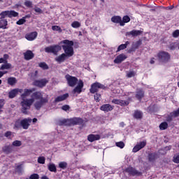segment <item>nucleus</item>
I'll return each mask as SVG.
<instances>
[{"label":"nucleus","mask_w":179,"mask_h":179,"mask_svg":"<svg viewBox=\"0 0 179 179\" xmlns=\"http://www.w3.org/2000/svg\"><path fill=\"white\" fill-rule=\"evenodd\" d=\"M60 44H66L63 45H52L48 47L45 48V52H48V54H53L54 55H58V52L61 51V50H64V54L69 58L71 57H73V54L75 52L73 51V42L72 41H69L68 39H65L60 42Z\"/></svg>","instance_id":"obj_1"},{"label":"nucleus","mask_w":179,"mask_h":179,"mask_svg":"<svg viewBox=\"0 0 179 179\" xmlns=\"http://www.w3.org/2000/svg\"><path fill=\"white\" fill-rule=\"evenodd\" d=\"M31 99H33L34 102L35 100H40L37 101L34 104V108L40 111L41 110V107L44 106L45 104H47L48 103V96L46 97H43V93L41 91H36L34 92L31 95Z\"/></svg>","instance_id":"obj_2"},{"label":"nucleus","mask_w":179,"mask_h":179,"mask_svg":"<svg viewBox=\"0 0 179 179\" xmlns=\"http://www.w3.org/2000/svg\"><path fill=\"white\" fill-rule=\"evenodd\" d=\"M84 121L81 117H72L70 119H63L59 120L58 125L59 127L65 126V127H72L74 125H82Z\"/></svg>","instance_id":"obj_3"},{"label":"nucleus","mask_w":179,"mask_h":179,"mask_svg":"<svg viewBox=\"0 0 179 179\" xmlns=\"http://www.w3.org/2000/svg\"><path fill=\"white\" fill-rule=\"evenodd\" d=\"M157 57L158 58V61L162 64H167L168 62H170V60L171 59V55H170V53L163 50L159 51L157 53Z\"/></svg>","instance_id":"obj_4"},{"label":"nucleus","mask_w":179,"mask_h":179,"mask_svg":"<svg viewBox=\"0 0 179 179\" xmlns=\"http://www.w3.org/2000/svg\"><path fill=\"white\" fill-rule=\"evenodd\" d=\"M33 103H34V100L33 99H22V101H21L22 113L23 114H27V110H30Z\"/></svg>","instance_id":"obj_5"},{"label":"nucleus","mask_w":179,"mask_h":179,"mask_svg":"<svg viewBox=\"0 0 179 179\" xmlns=\"http://www.w3.org/2000/svg\"><path fill=\"white\" fill-rule=\"evenodd\" d=\"M99 89H106V86L102 85L100 83L96 82L91 85V87L90 89V92L92 94H94V93H97Z\"/></svg>","instance_id":"obj_6"},{"label":"nucleus","mask_w":179,"mask_h":179,"mask_svg":"<svg viewBox=\"0 0 179 179\" xmlns=\"http://www.w3.org/2000/svg\"><path fill=\"white\" fill-rule=\"evenodd\" d=\"M65 78L70 87H73L76 86V84L78 83V78L72 76L69 74L66 75Z\"/></svg>","instance_id":"obj_7"},{"label":"nucleus","mask_w":179,"mask_h":179,"mask_svg":"<svg viewBox=\"0 0 179 179\" xmlns=\"http://www.w3.org/2000/svg\"><path fill=\"white\" fill-rule=\"evenodd\" d=\"M124 171L126 173H128L129 176H132L133 177H135L136 176L137 177H141L142 176V172L138 171V170L135 169V168L132 166H129Z\"/></svg>","instance_id":"obj_8"},{"label":"nucleus","mask_w":179,"mask_h":179,"mask_svg":"<svg viewBox=\"0 0 179 179\" xmlns=\"http://www.w3.org/2000/svg\"><path fill=\"white\" fill-rule=\"evenodd\" d=\"M47 83H48V80L45 78H43L41 80H36L33 82L34 86H36V87H40L43 89L45 86H47Z\"/></svg>","instance_id":"obj_9"},{"label":"nucleus","mask_w":179,"mask_h":179,"mask_svg":"<svg viewBox=\"0 0 179 179\" xmlns=\"http://www.w3.org/2000/svg\"><path fill=\"white\" fill-rule=\"evenodd\" d=\"M129 100H131V97H129L127 101H124L122 99H113L112 100V103L113 104H117V106H121L122 107H125L129 105Z\"/></svg>","instance_id":"obj_10"},{"label":"nucleus","mask_w":179,"mask_h":179,"mask_svg":"<svg viewBox=\"0 0 179 179\" xmlns=\"http://www.w3.org/2000/svg\"><path fill=\"white\" fill-rule=\"evenodd\" d=\"M146 145H147L146 140L141 141L140 143H138L137 145H136L134 147L132 152L134 153H136L137 152H139V150H141V149H143V148H145V146H146Z\"/></svg>","instance_id":"obj_11"},{"label":"nucleus","mask_w":179,"mask_h":179,"mask_svg":"<svg viewBox=\"0 0 179 179\" xmlns=\"http://www.w3.org/2000/svg\"><path fill=\"white\" fill-rule=\"evenodd\" d=\"M30 124H31V118H24L21 120V127L23 129H29V127H30Z\"/></svg>","instance_id":"obj_12"},{"label":"nucleus","mask_w":179,"mask_h":179,"mask_svg":"<svg viewBox=\"0 0 179 179\" xmlns=\"http://www.w3.org/2000/svg\"><path fill=\"white\" fill-rule=\"evenodd\" d=\"M100 110L104 111V113H108L114 110V106H111L110 103H105L100 107Z\"/></svg>","instance_id":"obj_13"},{"label":"nucleus","mask_w":179,"mask_h":179,"mask_svg":"<svg viewBox=\"0 0 179 179\" xmlns=\"http://www.w3.org/2000/svg\"><path fill=\"white\" fill-rule=\"evenodd\" d=\"M142 44L141 41H138L136 42L135 44H133L131 45V48L127 50L128 54H131V52H135L138 48H139V46Z\"/></svg>","instance_id":"obj_14"},{"label":"nucleus","mask_w":179,"mask_h":179,"mask_svg":"<svg viewBox=\"0 0 179 179\" xmlns=\"http://www.w3.org/2000/svg\"><path fill=\"white\" fill-rule=\"evenodd\" d=\"M135 97L138 101H142V99L145 97V91L142 89L137 90Z\"/></svg>","instance_id":"obj_15"},{"label":"nucleus","mask_w":179,"mask_h":179,"mask_svg":"<svg viewBox=\"0 0 179 179\" xmlns=\"http://www.w3.org/2000/svg\"><path fill=\"white\" fill-rule=\"evenodd\" d=\"M128 57L125 55L124 54H120L116 57V58L114 59L115 64H121V62H123V61H125Z\"/></svg>","instance_id":"obj_16"},{"label":"nucleus","mask_w":179,"mask_h":179,"mask_svg":"<svg viewBox=\"0 0 179 179\" xmlns=\"http://www.w3.org/2000/svg\"><path fill=\"white\" fill-rule=\"evenodd\" d=\"M101 138L100 134H90L87 136V141L89 142H94L96 141H100Z\"/></svg>","instance_id":"obj_17"},{"label":"nucleus","mask_w":179,"mask_h":179,"mask_svg":"<svg viewBox=\"0 0 179 179\" xmlns=\"http://www.w3.org/2000/svg\"><path fill=\"white\" fill-rule=\"evenodd\" d=\"M83 81L80 80L78 85L73 89V93H82V89H83Z\"/></svg>","instance_id":"obj_18"},{"label":"nucleus","mask_w":179,"mask_h":179,"mask_svg":"<svg viewBox=\"0 0 179 179\" xmlns=\"http://www.w3.org/2000/svg\"><path fill=\"white\" fill-rule=\"evenodd\" d=\"M24 58L26 61H30L34 58V53L31 50H27L24 52Z\"/></svg>","instance_id":"obj_19"},{"label":"nucleus","mask_w":179,"mask_h":179,"mask_svg":"<svg viewBox=\"0 0 179 179\" xmlns=\"http://www.w3.org/2000/svg\"><path fill=\"white\" fill-rule=\"evenodd\" d=\"M37 31L31 32L26 34L25 38H27L28 41H33V40H36V38H37Z\"/></svg>","instance_id":"obj_20"},{"label":"nucleus","mask_w":179,"mask_h":179,"mask_svg":"<svg viewBox=\"0 0 179 179\" xmlns=\"http://www.w3.org/2000/svg\"><path fill=\"white\" fill-rule=\"evenodd\" d=\"M142 34V31L133 29L126 33V36H132V37H138Z\"/></svg>","instance_id":"obj_21"},{"label":"nucleus","mask_w":179,"mask_h":179,"mask_svg":"<svg viewBox=\"0 0 179 179\" xmlns=\"http://www.w3.org/2000/svg\"><path fill=\"white\" fill-rule=\"evenodd\" d=\"M148 161L150 163H153L156 161L157 159L159 157V155L157 152H150L148 154Z\"/></svg>","instance_id":"obj_22"},{"label":"nucleus","mask_w":179,"mask_h":179,"mask_svg":"<svg viewBox=\"0 0 179 179\" xmlns=\"http://www.w3.org/2000/svg\"><path fill=\"white\" fill-rule=\"evenodd\" d=\"M68 97H69V93H66V94H64L63 95H60L55 99V103H59L61 101H64L66 100Z\"/></svg>","instance_id":"obj_23"},{"label":"nucleus","mask_w":179,"mask_h":179,"mask_svg":"<svg viewBox=\"0 0 179 179\" xmlns=\"http://www.w3.org/2000/svg\"><path fill=\"white\" fill-rule=\"evenodd\" d=\"M67 58H69V57H67L66 55H65V53H62V55L55 57V59L56 62H58L59 64H62V62H65V60Z\"/></svg>","instance_id":"obj_24"},{"label":"nucleus","mask_w":179,"mask_h":179,"mask_svg":"<svg viewBox=\"0 0 179 179\" xmlns=\"http://www.w3.org/2000/svg\"><path fill=\"white\" fill-rule=\"evenodd\" d=\"M33 92H36V88H31L30 90L24 89V93L21 94V98L26 99V97H27V96H29L30 93H33Z\"/></svg>","instance_id":"obj_25"},{"label":"nucleus","mask_w":179,"mask_h":179,"mask_svg":"<svg viewBox=\"0 0 179 179\" xmlns=\"http://www.w3.org/2000/svg\"><path fill=\"white\" fill-rule=\"evenodd\" d=\"M111 22H113V23H120L121 26H125V24L122 22V19L120 16L112 17Z\"/></svg>","instance_id":"obj_26"},{"label":"nucleus","mask_w":179,"mask_h":179,"mask_svg":"<svg viewBox=\"0 0 179 179\" xmlns=\"http://www.w3.org/2000/svg\"><path fill=\"white\" fill-rule=\"evenodd\" d=\"M143 117V113L141 110H135L134 113V117L136 120H142Z\"/></svg>","instance_id":"obj_27"},{"label":"nucleus","mask_w":179,"mask_h":179,"mask_svg":"<svg viewBox=\"0 0 179 179\" xmlns=\"http://www.w3.org/2000/svg\"><path fill=\"white\" fill-rule=\"evenodd\" d=\"M8 20L6 19L0 18V29H8Z\"/></svg>","instance_id":"obj_28"},{"label":"nucleus","mask_w":179,"mask_h":179,"mask_svg":"<svg viewBox=\"0 0 179 179\" xmlns=\"http://www.w3.org/2000/svg\"><path fill=\"white\" fill-rule=\"evenodd\" d=\"M129 44H130L129 41H126L124 44H121L120 45L118 46L116 52H120V51L122 50H125V48H127V47H128Z\"/></svg>","instance_id":"obj_29"},{"label":"nucleus","mask_w":179,"mask_h":179,"mask_svg":"<svg viewBox=\"0 0 179 179\" xmlns=\"http://www.w3.org/2000/svg\"><path fill=\"white\" fill-rule=\"evenodd\" d=\"M12 146L6 145L3 148V152L6 153V155H9V153H12L13 152Z\"/></svg>","instance_id":"obj_30"},{"label":"nucleus","mask_w":179,"mask_h":179,"mask_svg":"<svg viewBox=\"0 0 179 179\" xmlns=\"http://www.w3.org/2000/svg\"><path fill=\"white\" fill-rule=\"evenodd\" d=\"M17 94V90L15 88L9 92L8 97L9 99H15Z\"/></svg>","instance_id":"obj_31"},{"label":"nucleus","mask_w":179,"mask_h":179,"mask_svg":"<svg viewBox=\"0 0 179 179\" xmlns=\"http://www.w3.org/2000/svg\"><path fill=\"white\" fill-rule=\"evenodd\" d=\"M7 82L8 85H10V86H13V85H16L17 80L15 77H10L8 78Z\"/></svg>","instance_id":"obj_32"},{"label":"nucleus","mask_w":179,"mask_h":179,"mask_svg":"<svg viewBox=\"0 0 179 179\" xmlns=\"http://www.w3.org/2000/svg\"><path fill=\"white\" fill-rule=\"evenodd\" d=\"M12 64L10 63H4V64H2L0 67V71H4V69H11Z\"/></svg>","instance_id":"obj_33"},{"label":"nucleus","mask_w":179,"mask_h":179,"mask_svg":"<svg viewBox=\"0 0 179 179\" xmlns=\"http://www.w3.org/2000/svg\"><path fill=\"white\" fill-rule=\"evenodd\" d=\"M22 128V120H17L14 123V129H20Z\"/></svg>","instance_id":"obj_34"},{"label":"nucleus","mask_w":179,"mask_h":179,"mask_svg":"<svg viewBox=\"0 0 179 179\" xmlns=\"http://www.w3.org/2000/svg\"><path fill=\"white\" fill-rule=\"evenodd\" d=\"M169 128V124L167 122H163L159 124V129L161 131H164Z\"/></svg>","instance_id":"obj_35"},{"label":"nucleus","mask_w":179,"mask_h":179,"mask_svg":"<svg viewBox=\"0 0 179 179\" xmlns=\"http://www.w3.org/2000/svg\"><path fill=\"white\" fill-rule=\"evenodd\" d=\"M48 170L51 171V173H57V166L54 164H50L48 165Z\"/></svg>","instance_id":"obj_36"},{"label":"nucleus","mask_w":179,"mask_h":179,"mask_svg":"<svg viewBox=\"0 0 179 179\" xmlns=\"http://www.w3.org/2000/svg\"><path fill=\"white\" fill-rule=\"evenodd\" d=\"M19 16V13L15 10H8V17H17Z\"/></svg>","instance_id":"obj_37"},{"label":"nucleus","mask_w":179,"mask_h":179,"mask_svg":"<svg viewBox=\"0 0 179 179\" xmlns=\"http://www.w3.org/2000/svg\"><path fill=\"white\" fill-rule=\"evenodd\" d=\"M81 24L80 22H78V21H73L71 23V27H73V29H79V27H80Z\"/></svg>","instance_id":"obj_38"},{"label":"nucleus","mask_w":179,"mask_h":179,"mask_svg":"<svg viewBox=\"0 0 179 179\" xmlns=\"http://www.w3.org/2000/svg\"><path fill=\"white\" fill-rule=\"evenodd\" d=\"M0 19H5V17H6V16H8V17H9V10H6V11H3L0 13Z\"/></svg>","instance_id":"obj_39"},{"label":"nucleus","mask_w":179,"mask_h":179,"mask_svg":"<svg viewBox=\"0 0 179 179\" xmlns=\"http://www.w3.org/2000/svg\"><path fill=\"white\" fill-rule=\"evenodd\" d=\"M38 66L40 68H41L42 69H43V70H47L49 68L48 67V64L47 63H45V62H41V63H39Z\"/></svg>","instance_id":"obj_40"},{"label":"nucleus","mask_w":179,"mask_h":179,"mask_svg":"<svg viewBox=\"0 0 179 179\" xmlns=\"http://www.w3.org/2000/svg\"><path fill=\"white\" fill-rule=\"evenodd\" d=\"M148 113H155V110H156V105H150L149 107H148Z\"/></svg>","instance_id":"obj_41"},{"label":"nucleus","mask_w":179,"mask_h":179,"mask_svg":"<svg viewBox=\"0 0 179 179\" xmlns=\"http://www.w3.org/2000/svg\"><path fill=\"white\" fill-rule=\"evenodd\" d=\"M52 30H53V31H58L59 33H62V29H61V27H59L58 25L52 26Z\"/></svg>","instance_id":"obj_42"},{"label":"nucleus","mask_w":179,"mask_h":179,"mask_svg":"<svg viewBox=\"0 0 179 179\" xmlns=\"http://www.w3.org/2000/svg\"><path fill=\"white\" fill-rule=\"evenodd\" d=\"M59 167L60 169H62L63 170H65V169H66V167H68V163H66L65 162H61L59 164Z\"/></svg>","instance_id":"obj_43"},{"label":"nucleus","mask_w":179,"mask_h":179,"mask_svg":"<svg viewBox=\"0 0 179 179\" xmlns=\"http://www.w3.org/2000/svg\"><path fill=\"white\" fill-rule=\"evenodd\" d=\"M94 99L95 101H96V103H99L100 101V100H101V94L96 92L94 95Z\"/></svg>","instance_id":"obj_44"},{"label":"nucleus","mask_w":179,"mask_h":179,"mask_svg":"<svg viewBox=\"0 0 179 179\" xmlns=\"http://www.w3.org/2000/svg\"><path fill=\"white\" fill-rule=\"evenodd\" d=\"M122 22L124 24H125V23H129V22H131V18L128 15L124 16Z\"/></svg>","instance_id":"obj_45"},{"label":"nucleus","mask_w":179,"mask_h":179,"mask_svg":"<svg viewBox=\"0 0 179 179\" xmlns=\"http://www.w3.org/2000/svg\"><path fill=\"white\" fill-rule=\"evenodd\" d=\"M24 5L27 7V8H33V2H31V1L27 0L24 1Z\"/></svg>","instance_id":"obj_46"},{"label":"nucleus","mask_w":179,"mask_h":179,"mask_svg":"<svg viewBox=\"0 0 179 179\" xmlns=\"http://www.w3.org/2000/svg\"><path fill=\"white\" fill-rule=\"evenodd\" d=\"M13 146H15L16 148H19L22 145V141L19 140H16L13 142L12 143Z\"/></svg>","instance_id":"obj_47"},{"label":"nucleus","mask_w":179,"mask_h":179,"mask_svg":"<svg viewBox=\"0 0 179 179\" xmlns=\"http://www.w3.org/2000/svg\"><path fill=\"white\" fill-rule=\"evenodd\" d=\"M38 163H39V164H45V157H39L38 158Z\"/></svg>","instance_id":"obj_48"},{"label":"nucleus","mask_w":179,"mask_h":179,"mask_svg":"<svg viewBox=\"0 0 179 179\" xmlns=\"http://www.w3.org/2000/svg\"><path fill=\"white\" fill-rule=\"evenodd\" d=\"M23 170V167L22 166V164L17 165L15 168V171L18 173V174H21L22 171Z\"/></svg>","instance_id":"obj_49"},{"label":"nucleus","mask_w":179,"mask_h":179,"mask_svg":"<svg viewBox=\"0 0 179 179\" xmlns=\"http://www.w3.org/2000/svg\"><path fill=\"white\" fill-rule=\"evenodd\" d=\"M24 23H26V20H24L22 17V18L17 21L16 24H18L19 26H22V24H24Z\"/></svg>","instance_id":"obj_50"},{"label":"nucleus","mask_w":179,"mask_h":179,"mask_svg":"<svg viewBox=\"0 0 179 179\" xmlns=\"http://www.w3.org/2000/svg\"><path fill=\"white\" fill-rule=\"evenodd\" d=\"M116 146H117V148H120V149H124L125 147V143H124L122 141H120L116 143Z\"/></svg>","instance_id":"obj_51"},{"label":"nucleus","mask_w":179,"mask_h":179,"mask_svg":"<svg viewBox=\"0 0 179 179\" xmlns=\"http://www.w3.org/2000/svg\"><path fill=\"white\" fill-rule=\"evenodd\" d=\"M135 75H136L135 71H129V72H127L126 76L127 78H134Z\"/></svg>","instance_id":"obj_52"},{"label":"nucleus","mask_w":179,"mask_h":179,"mask_svg":"<svg viewBox=\"0 0 179 179\" xmlns=\"http://www.w3.org/2000/svg\"><path fill=\"white\" fill-rule=\"evenodd\" d=\"M173 163H176L177 164H179V154L178 155H175L173 157Z\"/></svg>","instance_id":"obj_53"},{"label":"nucleus","mask_w":179,"mask_h":179,"mask_svg":"<svg viewBox=\"0 0 179 179\" xmlns=\"http://www.w3.org/2000/svg\"><path fill=\"white\" fill-rule=\"evenodd\" d=\"M171 115H173L174 118H177V117H179V108L178 110H174L173 112H171Z\"/></svg>","instance_id":"obj_54"},{"label":"nucleus","mask_w":179,"mask_h":179,"mask_svg":"<svg viewBox=\"0 0 179 179\" xmlns=\"http://www.w3.org/2000/svg\"><path fill=\"white\" fill-rule=\"evenodd\" d=\"M29 179H40V176L37 173H33L29 176Z\"/></svg>","instance_id":"obj_55"},{"label":"nucleus","mask_w":179,"mask_h":179,"mask_svg":"<svg viewBox=\"0 0 179 179\" xmlns=\"http://www.w3.org/2000/svg\"><path fill=\"white\" fill-rule=\"evenodd\" d=\"M62 110H63V111H69L71 106H69V105H64L62 106Z\"/></svg>","instance_id":"obj_56"},{"label":"nucleus","mask_w":179,"mask_h":179,"mask_svg":"<svg viewBox=\"0 0 179 179\" xmlns=\"http://www.w3.org/2000/svg\"><path fill=\"white\" fill-rule=\"evenodd\" d=\"M172 36L174 38H177V37H179V29L175 30L173 32Z\"/></svg>","instance_id":"obj_57"},{"label":"nucleus","mask_w":179,"mask_h":179,"mask_svg":"<svg viewBox=\"0 0 179 179\" xmlns=\"http://www.w3.org/2000/svg\"><path fill=\"white\" fill-rule=\"evenodd\" d=\"M173 118H174V116L171 115V113L167 116L166 121L168 122H171L173 121Z\"/></svg>","instance_id":"obj_58"},{"label":"nucleus","mask_w":179,"mask_h":179,"mask_svg":"<svg viewBox=\"0 0 179 179\" xmlns=\"http://www.w3.org/2000/svg\"><path fill=\"white\" fill-rule=\"evenodd\" d=\"M38 75V71H36L34 73H31V78L32 79H36Z\"/></svg>","instance_id":"obj_59"},{"label":"nucleus","mask_w":179,"mask_h":179,"mask_svg":"<svg viewBox=\"0 0 179 179\" xmlns=\"http://www.w3.org/2000/svg\"><path fill=\"white\" fill-rule=\"evenodd\" d=\"M34 11L36 12V13H43V10L38 7L34 8Z\"/></svg>","instance_id":"obj_60"},{"label":"nucleus","mask_w":179,"mask_h":179,"mask_svg":"<svg viewBox=\"0 0 179 179\" xmlns=\"http://www.w3.org/2000/svg\"><path fill=\"white\" fill-rule=\"evenodd\" d=\"M12 136V131H6L4 134V136H6V138H9V136Z\"/></svg>","instance_id":"obj_61"},{"label":"nucleus","mask_w":179,"mask_h":179,"mask_svg":"<svg viewBox=\"0 0 179 179\" xmlns=\"http://www.w3.org/2000/svg\"><path fill=\"white\" fill-rule=\"evenodd\" d=\"M3 58L4 59L5 61H8V59H9V55L4 54L3 56Z\"/></svg>","instance_id":"obj_62"},{"label":"nucleus","mask_w":179,"mask_h":179,"mask_svg":"<svg viewBox=\"0 0 179 179\" xmlns=\"http://www.w3.org/2000/svg\"><path fill=\"white\" fill-rule=\"evenodd\" d=\"M8 61L4 60L3 57L0 58V64H7Z\"/></svg>","instance_id":"obj_63"},{"label":"nucleus","mask_w":179,"mask_h":179,"mask_svg":"<svg viewBox=\"0 0 179 179\" xmlns=\"http://www.w3.org/2000/svg\"><path fill=\"white\" fill-rule=\"evenodd\" d=\"M150 64H151V65H153V64H155V57L151 58Z\"/></svg>","instance_id":"obj_64"}]
</instances>
